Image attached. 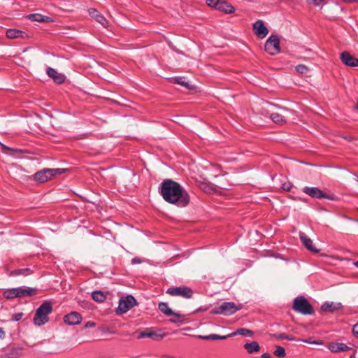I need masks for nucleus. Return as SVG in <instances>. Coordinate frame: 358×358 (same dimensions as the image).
Wrapping results in <instances>:
<instances>
[{
    "instance_id": "1",
    "label": "nucleus",
    "mask_w": 358,
    "mask_h": 358,
    "mask_svg": "<svg viewBox=\"0 0 358 358\" xmlns=\"http://www.w3.org/2000/svg\"><path fill=\"white\" fill-rule=\"evenodd\" d=\"M160 194L166 202L178 207L187 206L190 201L188 192L179 183L170 179L162 182Z\"/></svg>"
},
{
    "instance_id": "2",
    "label": "nucleus",
    "mask_w": 358,
    "mask_h": 358,
    "mask_svg": "<svg viewBox=\"0 0 358 358\" xmlns=\"http://www.w3.org/2000/svg\"><path fill=\"white\" fill-rule=\"evenodd\" d=\"M52 306L50 301H44L36 310L34 322L37 326L44 324L48 321V315L52 312Z\"/></svg>"
},
{
    "instance_id": "3",
    "label": "nucleus",
    "mask_w": 358,
    "mask_h": 358,
    "mask_svg": "<svg viewBox=\"0 0 358 358\" xmlns=\"http://www.w3.org/2000/svg\"><path fill=\"white\" fill-rule=\"evenodd\" d=\"M292 308L296 312L303 315H313L314 313L313 306L303 296L294 299Z\"/></svg>"
},
{
    "instance_id": "4",
    "label": "nucleus",
    "mask_w": 358,
    "mask_h": 358,
    "mask_svg": "<svg viewBox=\"0 0 358 358\" xmlns=\"http://www.w3.org/2000/svg\"><path fill=\"white\" fill-rule=\"evenodd\" d=\"M65 169H44L36 172L34 176V178L36 181L42 183L51 180L57 175L63 173Z\"/></svg>"
},
{
    "instance_id": "5",
    "label": "nucleus",
    "mask_w": 358,
    "mask_h": 358,
    "mask_svg": "<svg viewBox=\"0 0 358 358\" xmlns=\"http://www.w3.org/2000/svg\"><path fill=\"white\" fill-rule=\"evenodd\" d=\"M241 308L242 306L241 305L237 306L234 302H224L219 306L215 307L212 310V313L214 314L231 315Z\"/></svg>"
},
{
    "instance_id": "6",
    "label": "nucleus",
    "mask_w": 358,
    "mask_h": 358,
    "mask_svg": "<svg viewBox=\"0 0 358 358\" xmlns=\"http://www.w3.org/2000/svg\"><path fill=\"white\" fill-rule=\"evenodd\" d=\"M264 50L269 55H275L280 52V39L276 35H271L266 41Z\"/></svg>"
},
{
    "instance_id": "7",
    "label": "nucleus",
    "mask_w": 358,
    "mask_h": 358,
    "mask_svg": "<svg viewBox=\"0 0 358 358\" xmlns=\"http://www.w3.org/2000/svg\"><path fill=\"white\" fill-rule=\"evenodd\" d=\"M136 303L135 298L131 295H128L125 298L120 300L118 307L116 310V313L118 315H121L127 313L130 308H131Z\"/></svg>"
},
{
    "instance_id": "8",
    "label": "nucleus",
    "mask_w": 358,
    "mask_h": 358,
    "mask_svg": "<svg viewBox=\"0 0 358 358\" xmlns=\"http://www.w3.org/2000/svg\"><path fill=\"white\" fill-rule=\"evenodd\" d=\"M166 292L171 296H180L185 299H190L193 295L192 289L187 286L170 287Z\"/></svg>"
},
{
    "instance_id": "9",
    "label": "nucleus",
    "mask_w": 358,
    "mask_h": 358,
    "mask_svg": "<svg viewBox=\"0 0 358 358\" xmlns=\"http://www.w3.org/2000/svg\"><path fill=\"white\" fill-rule=\"evenodd\" d=\"M278 109L279 111L271 113L270 117L276 124H285L286 123L285 113H288L289 110L287 108L280 107H278Z\"/></svg>"
},
{
    "instance_id": "10",
    "label": "nucleus",
    "mask_w": 358,
    "mask_h": 358,
    "mask_svg": "<svg viewBox=\"0 0 358 358\" xmlns=\"http://www.w3.org/2000/svg\"><path fill=\"white\" fill-rule=\"evenodd\" d=\"M255 34L261 38L266 36L268 34V29L265 27L264 22L262 20H257L253 24L252 26Z\"/></svg>"
},
{
    "instance_id": "11",
    "label": "nucleus",
    "mask_w": 358,
    "mask_h": 358,
    "mask_svg": "<svg viewBox=\"0 0 358 358\" xmlns=\"http://www.w3.org/2000/svg\"><path fill=\"white\" fill-rule=\"evenodd\" d=\"M303 192L306 194L312 196L313 198L317 199H330V197L326 194L323 193L322 190H320L318 187H305L303 188Z\"/></svg>"
},
{
    "instance_id": "12",
    "label": "nucleus",
    "mask_w": 358,
    "mask_h": 358,
    "mask_svg": "<svg viewBox=\"0 0 358 358\" xmlns=\"http://www.w3.org/2000/svg\"><path fill=\"white\" fill-rule=\"evenodd\" d=\"M341 60L346 66L355 67L358 66V59L350 55L348 52H343L341 54Z\"/></svg>"
},
{
    "instance_id": "13",
    "label": "nucleus",
    "mask_w": 358,
    "mask_h": 358,
    "mask_svg": "<svg viewBox=\"0 0 358 358\" xmlns=\"http://www.w3.org/2000/svg\"><path fill=\"white\" fill-rule=\"evenodd\" d=\"M82 317L80 314L77 312H71L64 317V321L69 325H76L81 322Z\"/></svg>"
},
{
    "instance_id": "14",
    "label": "nucleus",
    "mask_w": 358,
    "mask_h": 358,
    "mask_svg": "<svg viewBox=\"0 0 358 358\" xmlns=\"http://www.w3.org/2000/svg\"><path fill=\"white\" fill-rule=\"evenodd\" d=\"M300 239L303 243V245L306 247L308 250L317 253L319 250L314 245L313 241L306 236V234L303 232H300L299 234Z\"/></svg>"
},
{
    "instance_id": "15",
    "label": "nucleus",
    "mask_w": 358,
    "mask_h": 358,
    "mask_svg": "<svg viewBox=\"0 0 358 358\" xmlns=\"http://www.w3.org/2000/svg\"><path fill=\"white\" fill-rule=\"evenodd\" d=\"M90 15L94 18L96 22L100 23L104 27H107L108 24V20L105 18L103 15L99 13L96 9L90 8L89 10Z\"/></svg>"
},
{
    "instance_id": "16",
    "label": "nucleus",
    "mask_w": 358,
    "mask_h": 358,
    "mask_svg": "<svg viewBox=\"0 0 358 358\" xmlns=\"http://www.w3.org/2000/svg\"><path fill=\"white\" fill-rule=\"evenodd\" d=\"M47 74L49 77L52 78L54 81L57 84H62L64 82L65 77L63 74L58 73L53 68L49 67L47 69Z\"/></svg>"
},
{
    "instance_id": "17",
    "label": "nucleus",
    "mask_w": 358,
    "mask_h": 358,
    "mask_svg": "<svg viewBox=\"0 0 358 358\" xmlns=\"http://www.w3.org/2000/svg\"><path fill=\"white\" fill-rule=\"evenodd\" d=\"M6 37L10 39L24 38L27 36V34L20 29H8L6 32Z\"/></svg>"
},
{
    "instance_id": "18",
    "label": "nucleus",
    "mask_w": 358,
    "mask_h": 358,
    "mask_svg": "<svg viewBox=\"0 0 358 358\" xmlns=\"http://www.w3.org/2000/svg\"><path fill=\"white\" fill-rule=\"evenodd\" d=\"M343 307L341 303L337 302H325L322 306V311L334 313L336 310L341 309Z\"/></svg>"
},
{
    "instance_id": "19",
    "label": "nucleus",
    "mask_w": 358,
    "mask_h": 358,
    "mask_svg": "<svg viewBox=\"0 0 358 358\" xmlns=\"http://www.w3.org/2000/svg\"><path fill=\"white\" fill-rule=\"evenodd\" d=\"M217 10L227 14L233 13L235 10L234 6L225 1L220 0L217 4Z\"/></svg>"
},
{
    "instance_id": "20",
    "label": "nucleus",
    "mask_w": 358,
    "mask_h": 358,
    "mask_svg": "<svg viewBox=\"0 0 358 358\" xmlns=\"http://www.w3.org/2000/svg\"><path fill=\"white\" fill-rule=\"evenodd\" d=\"M165 335H166V334L162 333V331L160 330L156 331H145L141 332L140 334V336L143 337V338L148 337V338H152L155 340H158V339H162V338H164L165 336Z\"/></svg>"
},
{
    "instance_id": "21",
    "label": "nucleus",
    "mask_w": 358,
    "mask_h": 358,
    "mask_svg": "<svg viewBox=\"0 0 358 358\" xmlns=\"http://www.w3.org/2000/svg\"><path fill=\"white\" fill-rule=\"evenodd\" d=\"M17 297L31 296L35 295L36 289L31 287H16Z\"/></svg>"
},
{
    "instance_id": "22",
    "label": "nucleus",
    "mask_w": 358,
    "mask_h": 358,
    "mask_svg": "<svg viewBox=\"0 0 358 358\" xmlns=\"http://www.w3.org/2000/svg\"><path fill=\"white\" fill-rule=\"evenodd\" d=\"M158 308L159 309V310L164 313L165 315L166 316H171V315H173V316H176V317H180V315L177 313H174L168 306V303H165V302H160L159 303V306H158Z\"/></svg>"
},
{
    "instance_id": "23",
    "label": "nucleus",
    "mask_w": 358,
    "mask_h": 358,
    "mask_svg": "<svg viewBox=\"0 0 358 358\" xmlns=\"http://www.w3.org/2000/svg\"><path fill=\"white\" fill-rule=\"evenodd\" d=\"M243 348L247 350L249 354H252L259 351L260 346L257 341L247 343L243 345Z\"/></svg>"
},
{
    "instance_id": "24",
    "label": "nucleus",
    "mask_w": 358,
    "mask_h": 358,
    "mask_svg": "<svg viewBox=\"0 0 358 358\" xmlns=\"http://www.w3.org/2000/svg\"><path fill=\"white\" fill-rule=\"evenodd\" d=\"M27 18L31 21L39 22H49L50 19L48 17L43 16L38 13L30 14L27 15Z\"/></svg>"
},
{
    "instance_id": "25",
    "label": "nucleus",
    "mask_w": 358,
    "mask_h": 358,
    "mask_svg": "<svg viewBox=\"0 0 358 358\" xmlns=\"http://www.w3.org/2000/svg\"><path fill=\"white\" fill-rule=\"evenodd\" d=\"M228 335H229V338L236 336V335H241V336H252L253 332L250 329L241 328V329H238L236 330V331L229 334Z\"/></svg>"
},
{
    "instance_id": "26",
    "label": "nucleus",
    "mask_w": 358,
    "mask_h": 358,
    "mask_svg": "<svg viewBox=\"0 0 358 358\" xmlns=\"http://www.w3.org/2000/svg\"><path fill=\"white\" fill-rule=\"evenodd\" d=\"M198 338L201 340H225L229 338V335L220 336L217 334H210L208 336L199 335Z\"/></svg>"
},
{
    "instance_id": "27",
    "label": "nucleus",
    "mask_w": 358,
    "mask_h": 358,
    "mask_svg": "<svg viewBox=\"0 0 358 358\" xmlns=\"http://www.w3.org/2000/svg\"><path fill=\"white\" fill-rule=\"evenodd\" d=\"M92 297L94 301L101 303L106 300V295L101 291H94L92 293Z\"/></svg>"
},
{
    "instance_id": "28",
    "label": "nucleus",
    "mask_w": 358,
    "mask_h": 358,
    "mask_svg": "<svg viewBox=\"0 0 358 358\" xmlns=\"http://www.w3.org/2000/svg\"><path fill=\"white\" fill-rule=\"evenodd\" d=\"M348 349H349V347L347 346L344 343H336V344L331 345L330 346L331 351L334 352H341V351H347V350H348Z\"/></svg>"
},
{
    "instance_id": "29",
    "label": "nucleus",
    "mask_w": 358,
    "mask_h": 358,
    "mask_svg": "<svg viewBox=\"0 0 358 358\" xmlns=\"http://www.w3.org/2000/svg\"><path fill=\"white\" fill-rule=\"evenodd\" d=\"M3 296L7 299H12L17 297V289L13 288V289H9L6 290L3 292Z\"/></svg>"
},
{
    "instance_id": "30",
    "label": "nucleus",
    "mask_w": 358,
    "mask_h": 358,
    "mask_svg": "<svg viewBox=\"0 0 358 358\" xmlns=\"http://www.w3.org/2000/svg\"><path fill=\"white\" fill-rule=\"evenodd\" d=\"M274 355L276 357L283 358L286 355L285 350L283 347L280 345L275 346V349L273 352Z\"/></svg>"
},
{
    "instance_id": "31",
    "label": "nucleus",
    "mask_w": 358,
    "mask_h": 358,
    "mask_svg": "<svg viewBox=\"0 0 358 358\" xmlns=\"http://www.w3.org/2000/svg\"><path fill=\"white\" fill-rule=\"evenodd\" d=\"M273 337L278 340H280V339H287L289 341H294L295 340L294 337H293L291 335L286 334H273Z\"/></svg>"
},
{
    "instance_id": "32",
    "label": "nucleus",
    "mask_w": 358,
    "mask_h": 358,
    "mask_svg": "<svg viewBox=\"0 0 358 358\" xmlns=\"http://www.w3.org/2000/svg\"><path fill=\"white\" fill-rule=\"evenodd\" d=\"M297 73L301 74H306L309 72L310 69L308 66L303 64H299L295 67Z\"/></svg>"
},
{
    "instance_id": "33",
    "label": "nucleus",
    "mask_w": 358,
    "mask_h": 358,
    "mask_svg": "<svg viewBox=\"0 0 358 358\" xmlns=\"http://www.w3.org/2000/svg\"><path fill=\"white\" fill-rule=\"evenodd\" d=\"M173 80L174 83H177L178 85L184 86L187 89L192 88V86L187 82L185 81L182 78H175Z\"/></svg>"
},
{
    "instance_id": "34",
    "label": "nucleus",
    "mask_w": 358,
    "mask_h": 358,
    "mask_svg": "<svg viewBox=\"0 0 358 358\" xmlns=\"http://www.w3.org/2000/svg\"><path fill=\"white\" fill-rule=\"evenodd\" d=\"M220 0H206L207 5L217 9V4Z\"/></svg>"
},
{
    "instance_id": "35",
    "label": "nucleus",
    "mask_w": 358,
    "mask_h": 358,
    "mask_svg": "<svg viewBox=\"0 0 358 358\" xmlns=\"http://www.w3.org/2000/svg\"><path fill=\"white\" fill-rule=\"evenodd\" d=\"M281 187L283 190L289 192L292 187V184L290 182H287L283 183Z\"/></svg>"
},
{
    "instance_id": "36",
    "label": "nucleus",
    "mask_w": 358,
    "mask_h": 358,
    "mask_svg": "<svg viewBox=\"0 0 358 358\" xmlns=\"http://www.w3.org/2000/svg\"><path fill=\"white\" fill-rule=\"evenodd\" d=\"M324 1L325 0H306L308 3L313 4L315 6L321 5Z\"/></svg>"
},
{
    "instance_id": "37",
    "label": "nucleus",
    "mask_w": 358,
    "mask_h": 358,
    "mask_svg": "<svg viewBox=\"0 0 358 358\" xmlns=\"http://www.w3.org/2000/svg\"><path fill=\"white\" fill-rule=\"evenodd\" d=\"M182 316L180 315V317H176V316H174L173 318H171L170 319V322H173V323H178V322H180L181 321H182V319L181 318Z\"/></svg>"
},
{
    "instance_id": "38",
    "label": "nucleus",
    "mask_w": 358,
    "mask_h": 358,
    "mask_svg": "<svg viewBox=\"0 0 358 358\" xmlns=\"http://www.w3.org/2000/svg\"><path fill=\"white\" fill-rule=\"evenodd\" d=\"M302 341H303V342H304V343H311V344H317V345H319V344H322V342H321V341H312V340H310V339H308V340H303Z\"/></svg>"
},
{
    "instance_id": "39",
    "label": "nucleus",
    "mask_w": 358,
    "mask_h": 358,
    "mask_svg": "<svg viewBox=\"0 0 358 358\" xmlns=\"http://www.w3.org/2000/svg\"><path fill=\"white\" fill-rule=\"evenodd\" d=\"M22 315H23V314H22V313L15 314V315H13V320H14L15 321H18V320H20L22 318Z\"/></svg>"
},
{
    "instance_id": "40",
    "label": "nucleus",
    "mask_w": 358,
    "mask_h": 358,
    "mask_svg": "<svg viewBox=\"0 0 358 358\" xmlns=\"http://www.w3.org/2000/svg\"><path fill=\"white\" fill-rule=\"evenodd\" d=\"M352 331L354 335L358 338V323L354 325Z\"/></svg>"
},
{
    "instance_id": "41",
    "label": "nucleus",
    "mask_w": 358,
    "mask_h": 358,
    "mask_svg": "<svg viewBox=\"0 0 358 358\" xmlns=\"http://www.w3.org/2000/svg\"><path fill=\"white\" fill-rule=\"evenodd\" d=\"M29 268L19 269L15 271V274H17V275L24 274V273H27V271H29Z\"/></svg>"
},
{
    "instance_id": "42",
    "label": "nucleus",
    "mask_w": 358,
    "mask_h": 358,
    "mask_svg": "<svg viewBox=\"0 0 358 358\" xmlns=\"http://www.w3.org/2000/svg\"><path fill=\"white\" fill-rule=\"evenodd\" d=\"M95 326V323L93 322H87L85 324V328H89V327H94Z\"/></svg>"
},
{
    "instance_id": "43",
    "label": "nucleus",
    "mask_w": 358,
    "mask_h": 358,
    "mask_svg": "<svg viewBox=\"0 0 358 358\" xmlns=\"http://www.w3.org/2000/svg\"><path fill=\"white\" fill-rule=\"evenodd\" d=\"M261 358H273V357L269 353L266 352L261 355Z\"/></svg>"
},
{
    "instance_id": "44",
    "label": "nucleus",
    "mask_w": 358,
    "mask_h": 358,
    "mask_svg": "<svg viewBox=\"0 0 358 358\" xmlns=\"http://www.w3.org/2000/svg\"><path fill=\"white\" fill-rule=\"evenodd\" d=\"M5 336V332L2 328L0 327V338H3Z\"/></svg>"
},
{
    "instance_id": "45",
    "label": "nucleus",
    "mask_w": 358,
    "mask_h": 358,
    "mask_svg": "<svg viewBox=\"0 0 358 358\" xmlns=\"http://www.w3.org/2000/svg\"><path fill=\"white\" fill-rule=\"evenodd\" d=\"M345 2H347V3H352V2H355L357 0H343Z\"/></svg>"
},
{
    "instance_id": "46",
    "label": "nucleus",
    "mask_w": 358,
    "mask_h": 358,
    "mask_svg": "<svg viewBox=\"0 0 358 358\" xmlns=\"http://www.w3.org/2000/svg\"><path fill=\"white\" fill-rule=\"evenodd\" d=\"M1 147L3 148V149H7V150H9V148L6 147V145L1 144Z\"/></svg>"
},
{
    "instance_id": "47",
    "label": "nucleus",
    "mask_w": 358,
    "mask_h": 358,
    "mask_svg": "<svg viewBox=\"0 0 358 358\" xmlns=\"http://www.w3.org/2000/svg\"><path fill=\"white\" fill-rule=\"evenodd\" d=\"M354 265L356 266L358 268V261L354 262Z\"/></svg>"
},
{
    "instance_id": "48",
    "label": "nucleus",
    "mask_w": 358,
    "mask_h": 358,
    "mask_svg": "<svg viewBox=\"0 0 358 358\" xmlns=\"http://www.w3.org/2000/svg\"><path fill=\"white\" fill-rule=\"evenodd\" d=\"M203 189L206 192H208V189H205V188H203Z\"/></svg>"
},
{
    "instance_id": "49",
    "label": "nucleus",
    "mask_w": 358,
    "mask_h": 358,
    "mask_svg": "<svg viewBox=\"0 0 358 358\" xmlns=\"http://www.w3.org/2000/svg\"><path fill=\"white\" fill-rule=\"evenodd\" d=\"M357 109L358 110V101H357Z\"/></svg>"
},
{
    "instance_id": "50",
    "label": "nucleus",
    "mask_w": 358,
    "mask_h": 358,
    "mask_svg": "<svg viewBox=\"0 0 358 358\" xmlns=\"http://www.w3.org/2000/svg\"><path fill=\"white\" fill-rule=\"evenodd\" d=\"M350 358H352V357H350Z\"/></svg>"
}]
</instances>
